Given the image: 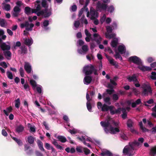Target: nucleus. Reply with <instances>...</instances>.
Returning <instances> with one entry per match:
<instances>
[{
	"label": "nucleus",
	"instance_id": "35",
	"mask_svg": "<svg viewBox=\"0 0 156 156\" xmlns=\"http://www.w3.org/2000/svg\"><path fill=\"white\" fill-rule=\"evenodd\" d=\"M7 51H4V55L6 57V58H7L8 59H10L7 58V57H8L11 58V55H12V53L10 51H9V50H7Z\"/></svg>",
	"mask_w": 156,
	"mask_h": 156
},
{
	"label": "nucleus",
	"instance_id": "18",
	"mask_svg": "<svg viewBox=\"0 0 156 156\" xmlns=\"http://www.w3.org/2000/svg\"><path fill=\"white\" fill-rule=\"evenodd\" d=\"M118 50L121 54H124L126 52V49L124 46L120 45L118 47Z\"/></svg>",
	"mask_w": 156,
	"mask_h": 156
},
{
	"label": "nucleus",
	"instance_id": "12",
	"mask_svg": "<svg viewBox=\"0 0 156 156\" xmlns=\"http://www.w3.org/2000/svg\"><path fill=\"white\" fill-rule=\"evenodd\" d=\"M127 79L129 82L133 81L134 82L139 83L136 74H133L132 76H129L127 78Z\"/></svg>",
	"mask_w": 156,
	"mask_h": 156
},
{
	"label": "nucleus",
	"instance_id": "23",
	"mask_svg": "<svg viewBox=\"0 0 156 156\" xmlns=\"http://www.w3.org/2000/svg\"><path fill=\"white\" fill-rule=\"evenodd\" d=\"M111 105L108 106V105L104 104L102 106L101 111L103 112H108L109 111Z\"/></svg>",
	"mask_w": 156,
	"mask_h": 156
},
{
	"label": "nucleus",
	"instance_id": "9",
	"mask_svg": "<svg viewBox=\"0 0 156 156\" xmlns=\"http://www.w3.org/2000/svg\"><path fill=\"white\" fill-rule=\"evenodd\" d=\"M24 68L25 70L28 73H31L32 70L31 66L30 63L27 62H25Z\"/></svg>",
	"mask_w": 156,
	"mask_h": 156
},
{
	"label": "nucleus",
	"instance_id": "14",
	"mask_svg": "<svg viewBox=\"0 0 156 156\" xmlns=\"http://www.w3.org/2000/svg\"><path fill=\"white\" fill-rule=\"evenodd\" d=\"M115 107L111 105V108H110L109 110L110 111V113L111 115H113L115 114L119 113L120 112V108H118V109L114 110H113Z\"/></svg>",
	"mask_w": 156,
	"mask_h": 156
},
{
	"label": "nucleus",
	"instance_id": "29",
	"mask_svg": "<svg viewBox=\"0 0 156 156\" xmlns=\"http://www.w3.org/2000/svg\"><path fill=\"white\" fill-rule=\"evenodd\" d=\"M24 43L29 46H30L32 44V42L31 39L27 38H24Z\"/></svg>",
	"mask_w": 156,
	"mask_h": 156
},
{
	"label": "nucleus",
	"instance_id": "51",
	"mask_svg": "<svg viewBox=\"0 0 156 156\" xmlns=\"http://www.w3.org/2000/svg\"><path fill=\"white\" fill-rule=\"evenodd\" d=\"M106 29L107 32L108 33H111L112 31V27L110 26H108L106 27Z\"/></svg>",
	"mask_w": 156,
	"mask_h": 156
},
{
	"label": "nucleus",
	"instance_id": "19",
	"mask_svg": "<svg viewBox=\"0 0 156 156\" xmlns=\"http://www.w3.org/2000/svg\"><path fill=\"white\" fill-rule=\"evenodd\" d=\"M37 143L39 148L41 151H45L43 147V143L40 140H37Z\"/></svg>",
	"mask_w": 156,
	"mask_h": 156
},
{
	"label": "nucleus",
	"instance_id": "55",
	"mask_svg": "<svg viewBox=\"0 0 156 156\" xmlns=\"http://www.w3.org/2000/svg\"><path fill=\"white\" fill-rule=\"evenodd\" d=\"M129 149L128 147H125L123 150V152L124 154H129Z\"/></svg>",
	"mask_w": 156,
	"mask_h": 156
},
{
	"label": "nucleus",
	"instance_id": "59",
	"mask_svg": "<svg viewBox=\"0 0 156 156\" xmlns=\"http://www.w3.org/2000/svg\"><path fill=\"white\" fill-rule=\"evenodd\" d=\"M24 89L27 91L29 90V86L27 83H26L23 85Z\"/></svg>",
	"mask_w": 156,
	"mask_h": 156
},
{
	"label": "nucleus",
	"instance_id": "49",
	"mask_svg": "<svg viewBox=\"0 0 156 156\" xmlns=\"http://www.w3.org/2000/svg\"><path fill=\"white\" fill-rule=\"evenodd\" d=\"M151 78L154 80H156V72H152L151 73Z\"/></svg>",
	"mask_w": 156,
	"mask_h": 156
},
{
	"label": "nucleus",
	"instance_id": "48",
	"mask_svg": "<svg viewBox=\"0 0 156 156\" xmlns=\"http://www.w3.org/2000/svg\"><path fill=\"white\" fill-rule=\"evenodd\" d=\"M112 98L114 101L118 100L119 98V97L117 94H113L112 95Z\"/></svg>",
	"mask_w": 156,
	"mask_h": 156
},
{
	"label": "nucleus",
	"instance_id": "31",
	"mask_svg": "<svg viewBox=\"0 0 156 156\" xmlns=\"http://www.w3.org/2000/svg\"><path fill=\"white\" fill-rule=\"evenodd\" d=\"M65 151L67 153H73L75 152V149L74 147H72L71 149L69 147H67L65 149Z\"/></svg>",
	"mask_w": 156,
	"mask_h": 156
},
{
	"label": "nucleus",
	"instance_id": "26",
	"mask_svg": "<svg viewBox=\"0 0 156 156\" xmlns=\"http://www.w3.org/2000/svg\"><path fill=\"white\" fill-rule=\"evenodd\" d=\"M151 156H154L156 155V146L152 147L150 151Z\"/></svg>",
	"mask_w": 156,
	"mask_h": 156
},
{
	"label": "nucleus",
	"instance_id": "34",
	"mask_svg": "<svg viewBox=\"0 0 156 156\" xmlns=\"http://www.w3.org/2000/svg\"><path fill=\"white\" fill-rule=\"evenodd\" d=\"M12 139L19 145L22 146L23 145V143L22 141L20 139H18L17 138L13 137Z\"/></svg>",
	"mask_w": 156,
	"mask_h": 156
},
{
	"label": "nucleus",
	"instance_id": "11",
	"mask_svg": "<svg viewBox=\"0 0 156 156\" xmlns=\"http://www.w3.org/2000/svg\"><path fill=\"white\" fill-rule=\"evenodd\" d=\"M138 68L143 72L149 71L152 69V68L150 67L140 65L138 67Z\"/></svg>",
	"mask_w": 156,
	"mask_h": 156
},
{
	"label": "nucleus",
	"instance_id": "64",
	"mask_svg": "<svg viewBox=\"0 0 156 156\" xmlns=\"http://www.w3.org/2000/svg\"><path fill=\"white\" fill-rule=\"evenodd\" d=\"M49 24V21L48 20H44L43 23V26L44 27H47L48 25Z\"/></svg>",
	"mask_w": 156,
	"mask_h": 156
},
{
	"label": "nucleus",
	"instance_id": "22",
	"mask_svg": "<svg viewBox=\"0 0 156 156\" xmlns=\"http://www.w3.org/2000/svg\"><path fill=\"white\" fill-rule=\"evenodd\" d=\"M118 43V39L117 38H115L112 41L111 46L113 48H115L117 46Z\"/></svg>",
	"mask_w": 156,
	"mask_h": 156
},
{
	"label": "nucleus",
	"instance_id": "15",
	"mask_svg": "<svg viewBox=\"0 0 156 156\" xmlns=\"http://www.w3.org/2000/svg\"><path fill=\"white\" fill-rule=\"evenodd\" d=\"M92 80V77L88 75H86L83 79L84 84H88L90 83Z\"/></svg>",
	"mask_w": 156,
	"mask_h": 156
},
{
	"label": "nucleus",
	"instance_id": "6",
	"mask_svg": "<svg viewBox=\"0 0 156 156\" xmlns=\"http://www.w3.org/2000/svg\"><path fill=\"white\" fill-rule=\"evenodd\" d=\"M129 60V61L132 62L133 63L139 66L142 63L141 59L136 56L130 57Z\"/></svg>",
	"mask_w": 156,
	"mask_h": 156
},
{
	"label": "nucleus",
	"instance_id": "47",
	"mask_svg": "<svg viewBox=\"0 0 156 156\" xmlns=\"http://www.w3.org/2000/svg\"><path fill=\"white\" fill-rule=\"evenodd\" d=\"M41 5L44 8H48L47 6V2L45 0H42L41 2Z\"/></svg>",
	"mask_w": 156,
	"mask_h": 156
},
{
	"label": "nucleus",
	"instance_id": "50",
	"mask_svg": "<svg viewBox=\"0 0 156 156\" xmlns=\"http://www.w3.org/2000/svg\"><path fill=\"white\" fill-rule=\"evenodd\" d=\"M20 74L22 77H23L24 76V70L22 67H20L19 69Z\"/></svg>",
	"mask_w": 156,
	"mask_h": 156
},
{
	"label": "nucleus",
	"instance_id": "41",
	"mask_svg": "<svg viewBox=\"0 0 156 156\" xmlns=\"http://www.w3.org/2000/svg\"><path fill=\"white\" fill-rule=\"evenodd\" d=\"M15 101V106L16 108H19L20 104V98H18Z\"/></svg>",
	"mask_w": 156,
	"mask_h": 156
},
{
	"label": "nucleus",
	"instance_id": "45",
	"mask_svg": "<svg viewBox=\"0 0 156 156\" xmlns=\"http://www.w3.org/2000/svg\"><path fill=\"white\" fill-rule=\"evenodd\" d=\"M121 138L125 140H127L128 139V137L124 133H122L120 134Z\"/></svg>",
	"mask_w": 156,
	"mask_h": 156
},
{
	"label": "nucleus",
	"instance_id": "36",
	"mask_svg": "<svg viewBox=\"0 0 156 156\" xmlns=\"http://www.w3.org/2000/svg\"><path fill=\"white\" fill-rule=\"evenodd\" d=\"M82 49L83 53L84 54H86L88 50V46L87 45H83L82 47Z\"/></svg>",
	"mask_w": 156,
	"mask_h": 156
},
{
	"label": "nucleus",
	"instance_id": "37",
	"mask_svg": "<svg viewBox=\"0 0 156 156\" xmlns=\"http://www.w3.org/2000/svg\"><path fill=\"white\" fill-rule=\"evenodd\" d=\"M133 123L131 119H129L126 123L127 126L129 128L132 127Z\"/></svg>",
	"mask_w": 156,
	"mask_h": 156
},
{
	"label": "nucleus",
	"instance_id": "43",
	"mask_svg": "<svg viewBox=\"0 0 156 156\" xmlns=\"http://www.w3.org/2000/svg\"><path fill=\"white\" fill-rule=\"evenodd\" d=\"M87 107L88 110L90 112H91L92 109V106L91 104L89 101H87L86 103Z\"/></svg>",
	"mask_w": 156,
	"mask_h": 156
},
{
	"label": "nucleus",
	"instance_id": "32",
	"mask_svg": "<svg viewBox=\"0 0 156 156\" xmlns=\"http://www.w3.org/2000/svg\"><path fill=\"white\" fill-rule=\"evenodd\" d=\"M34 138L32 136H30L27 137V141L30 144H34Z\"/></svg>",
	"mask_w": 156,
	"mask_h": 156
},
{
	"label": "nucleus",
	"instance_id": "8",
	"mask_svg": "<svg viewBox=\"0 0 156 156\" xmlns=\"http://www.w3.org/2000/svg\"><path fill=\"white\" fill-rule=\"evenodd\" d=\"M93 37L94 39L91 40L92 41H95L98 44L101 43L102 38L99 34H98L95 33L93 34Z\"/></svg>",
	"mask_w": 156,
	"mask_h": 156
},
{
	"label": "nucleus",
	"instance_id": "2",
	"mask_svg": "<svg viewBox=\"0 0 156 156\" xmlns=\"http://www.w3.org/2000/svg\"><path fill=\"white\" fill-rule=\"evenodd\" d=\"M98 70L95 68L94 66L92 64H89L85 66L83 68V72L86 75L91 74L93 72L95 75H98Z\"/></svg>",
	"mask_w": 156,
	"mask_h": 156
},
{
	"label": "nucleus",
	"instance_id": "20",
	"mask_svg": "<svg viewBox=\"0 0 156 156\" xmlns=\"http://www.w3.org/2000/svg\"><path fill=\"white\" fill-rule=\"evenodd\" d=\"M52 143L58 149H59L60 150H63L64 149V147L58 144V143L56 140L54 139V140L52 141Z\"/></svg>",
	"mask_w": 156,
	"mask_h": 156
},
{
	"label": "nucleus",
	"instance_id": "52",
	"mask_svg": "<svg viewBox=\"0 0 156 156\" xmlns=\"http://www.w3.org/2000/svg\"><path fill=\"white\" fill-rule=\"evenodd\" d=\"M114 10V6L111 5L110 6L108 9V11L110 13L112 12Z\"/></svg>",
	"mask_w": 156,
	"mask_h": 156
},
{
	"label": "nucleus",
	"instance_id": "56",
	"mask_svg": "<svg viewBox=\"0 0 156 156\" xmlns=\"http://www.w3.org/2000/svg\"><path fill=\"white\" fill-rule=\"evenodd\" d=\"M0 25L2 27H4L5 21L4 19L0 18Z\"/></svg>",
	"mask_w": 156,
	"mask_h": 156
},
{
	"label": "nucleus",
	"instance_id": "53",
	"mask_svg": "<svg viewBox=\"0 0 156 156\" xmlns=\"http://www.w3.org/2000/svg\"><path fill=\"white\" fill-rule=\"evenodd\" d=\"M80 24V22L79 20L75 21L74 22V26L76 28L79 27Z\"/></svg>",
	"mask_w": 156,
	"mask_h": 156
},
{
	"label": "nucleus",
	"instance_id": "27",
	"mask_svg": "<svg viewBox=\"0 0 156 156\" xmlns=\"http://www.w3.org/2000/svg\"><path fill=\"white\" fill-rule=\"evenodd\" d=\"M140 144L139 142L136 141H135L133 142H130L129 143V145L132 149L134 150V147L135 145H139Z\"/></svg>",
	"mask_w": 156,
	"mask_h": 156
},
{
	"label": "nucleus",
	"instance_id": "24",
	"mask_svg": "<svg viewBox=\"0 0 156 156\" xmlns=\"http://www.w3.org/2000/svg\"><path fill=\"white\" fill-rule=\"evenodd\" d=\"M57 138L59 141L62 143H65L67 141L66 138L63 136L58 135L57 136Z\"/></svg>",
	"mask_w": 156,
	"mask_h": 156
},
{
	"label": "nucleus",
	"instance_id": "17",
	"mask_svg": "<svg viewBox=\"0 0 156 156\" xmlns=\"http://www.w3.org/2000/svg\"><path fill=\"white\" fill-rule=\"evenodd\" d=\"M101 156H113V154L108 150H105L102 151L101 154Z\"/></svg>",
	"mask_w": 156,
	"mask_h": 156
},
{
	"label": "nucleus",
	"instance_id": "1",
	"mask_svg": "<svg viewBox=\"0 0 156 156\" xmlns=\"http://www.w3.org/2000/svg\"><path fill=\"white\" fill-rule=\"evenodd\" d=\"M100 124L104 128V130L106 133L110 132L111 134H114L120 131L118 127V123L110 117H109L105 121H101Z\"/></svg>",
	"mask_w": 156,
	"mask_h": 156
},
{
	"label": "nucleus",
	"instance_id": "42",
	"mask_svg": "<svg viewBox=\"0 0 156 156\" xmlns=\"http://www.w3.org/2000/svg\"><path fill=\"white\" fill-rule=\"evenodd\" d=\"M84 152L86 155H88L90 153V151L87 147H84L83 152Z\"/></svg>",
	"mask_w": 156,
	"mask_h": 156
},
{
	"label": "nucleus",
	"instance_id": "28",
	"mask_svg": "<svg viewBox=\"0 0 156 156\" xmlns=\"http://www.w3.org/2000/svg\"><path fill=\"white\" fill-rule=\"evenodd\" d=\"M103 101L105 102V104L110 105L111 104V98L109 97H106L104 98Z\"/></svg>",
	"mask_w": 156,
	"mask_h": 156
},
{
	"label": "nucleus",
	"instance_id": "54",
	"mask_svg": "<svg viewBox=\"0 0 156 156\" xmlns=\"http://www.w3.org/2000/svg\"><path fill=\"white\" fill-rule=\"evenodd\" d=\"M0 66H2L5 69L7 67V65L5 62H2L0 63Z\"/></svg>",
	"mask_w": 156,
	"mask_h": 156
},
{
	"label": "nucleus",
	"instance_id": "38",
	"mask_svg": "<svg viewBox=\"0 0 156 156\" xmlns=\"http://www.w3.org/2000/svg\"><path fill=\"white\" fill-rule=\"evenodd\" d=\"M84 147L81 146H77L76 148V150L78 153H82Z\"/></svg>",
	"mask_w": 156,
	"mask_h": 156
},
{
	"label": "nucleus",
	"instance_id": "21",
	"mask_svg": "<svg viewBox=\"0 0 156 156\" xmlns=\"http://www.w3.org/2000/svg\"><path fill=\"white\" fill-rule=\"evenodd\" d=\"M33 9H31V8L26 6L24 8V12L25 13L28 15L32 13V10Z\"/></svg>",
	"mask_w": 156,
	"mask_h": 156
},
{
	"label": "nucleus",
	"instance_id": "57",
	"mask_svg": "<svg viewBox=\"0 0 156 156\" xmlns=\"http://www.w3.org/2000/svg\"><path fill=\"white\" fill-rule=\"evenodd\" d=\"M21 9L20 7L18 6H16L14 7L13 8V11L14 12H20V11Z\"/></svg>",
	"mask_w": 156,
	"mask_h": 156
},
{
	"label": "nucleus",
	"instance_id": "3",
	"mask_svg": "<svg viewBox=\"0 0 156 156\" xmlns=\"http://www.w3.org/2000/svg\"><path fill=\"white\" fill-rule=\"evenodd\" d=\"M52 14V10L50 9H49L48 8L39 12L37 14V16H42L44 18H48Z\"/></svg>",
	"mask_w": 156,
	"mask_h": 156
},
{
	"label": "nucleus",
	"instance_id": "25",
	"mask_svg": "<svg viewBox=\"0 0 156 156\" xmlns=\"http://www.w3.org/2000/svg\"><path fill=\"white\" fill-rule=\"evenodd\" d=\"M142 103L141 99L140 98L137 99L135 102L131 103V106L133 108L136 107L137 105H139Z\"/></svg>",
	"mask_w": 156,
	"mask_h": 156
},
{
	"label": "nucleus",
	"instance_id": "13",
	"mask_svg": "<svg viewBox=\"0 0 156 156\" xmlns=\"http://www.w3.org/2000/svg\"><path fill=\"white\" fill-rule=\"evenodd\" d=\"M35 6L36 7V9H33L32 10V13H34L37 15V13H38L39 11L41 10V8L40 4H35Z\"/></svg>",
	"mask_w": 156,
	"mask_h": 156
},
{
	"label": "nucleus",
	"instance_id": "33",
	"mask_svg": "<svg viewBox=\"0 0 156 156\" xmlns=\"http://www.w3.org/2000/svg\"><path fill=\"white\" fill-rule=\"evenodd\" d=\"M20 48L21 50V54H25L27 52V48L25 45H22L21 46Z\"/></svg>",
	"mask_w": 156,
	"mask_h": 156
},
{
	"label": "nucleus",
	"instance_id": "58",
	"mask_svg": "<svg viewBox=\"0 0 156 156\" xmlns=\"http://www.w3.org/2000/svg\"><path fill=\"white\" fill-rule=\"evenodd\" d=\"M107 93L109 95L112 94L114 92L115 90L114 89H107L106 90Z\"/></svg>",
	"mask_w": 156,
	"mask_h": 156
},
{
	"label": "nucleus",
	"instance_id": "40",
	"mask_svg": "<svg viewBox=\"0 0 156 156\" xmlns=\"http://www.w3.org/2000/svg\"><path fill=\"white\" fill-rule=\"evenodd\" d=\"M6 74L7 77L9 79L12 80L13 79V74L12 72L9 71H7L6 72Z\"/></svg>",
	"mask_w": 156,
	"mask_h": 156
},
{
	"label": "nucleus",
	"instance_id": "63",
	"mask_svg": "<svg viewBox=\"0 0 156 156\" xmlns=\"http://www.w3.org/2000/svg\"><path fill=\"white\" fill-rule=\"evenodd\" d=\"M45 147L47 150H50L51 147L50 144L48 143H45Z\"/></svg>",
	"mask_w": 156,
	"mask_h": 156
},
{
	"label": "nucleus",
	"instance_id": "62",
	"mask_svg": "<svg viewBox=\"0 0 156 156\" xmlns=\"http://www.w3.org/2000/svg\"><path fill=\"white\" fill-rule=\"evenodd\" d=\"M2 134L5 136H7L8 135V133L4 129H3L2 131Z\"/></svg>",
	"mask_w": 156,
	"mask_h": 156
},
{
	"label": "nucleus",
	"instance_id": "61",
	"mask_svg": "<svg viewBox=\"0 0 156 156\" xmlns=\"http://www.w3.org/2000/svg\"><path fill=\"white\" fill-rule=\"evenodd\" d=\"M36 156H44L43 154L38 151H36L35 152Z\"/></svg>",
	"mask_w": 156,
	"mask_h": 156
},
{
	"label": "nucleus",
	"instance_id": "44",
	"mask_svg": "<svg viewBox=\"0 0 156 156\" xmlns=\"http://www.w3.org/2000/svg\"><path fill=\"white\" fill-rule=\"evenodd\" d=\"M3 4H5L4 6V9L7 11H9L10 10L11 6L9 4H5L4 3H3Z\"/></svg>",
	"mask_w": 156,
	"mask_h": 156
},
{
	"label": "nucleus",
	"instance_id": "4",
	"mask_svg": "<svg viewBox=\"0 0 156 156\" xmlns=\"http://www.w3.org/2000/svg\"><path fill=\"white\" fill-rule=\"evenodd\" d=\"M141 87L143 89L142 92V94L143 95L147 96L148 93L152 94L151 88L149 85L144 83L142 85Z\"/></svg>",
	"mask_w": 156,
	"mask_h": 156
},
{
	"label": "nucleus",
	"instance_id": "60",
	"mask_svg": "<svg viewBox=\"0 0 156 156\" xmlns=\"http://www.w3.org/2000/svg\"><path fill=\"white\" fill-rule=\"evenodd\" d=\"M85 33L86 36L88 37H91V34L89 32L87 29L85 30Z\"/></svg>",
	"mask_w": 156,
	"mask_h": 156
},
{
	"label": "nucleus",
	"instance_id": "46",
	"mask_svg": "<svg viewBox=\"0 0 156 156\" xmlns=\"http://www.w3.org/2000/svg\"><path fill=\"white\" fill-rule=\"evenodd\" d=\"M30 84L33 87L35 88L36 87L37 83L35 80H30Z\"/></svg>",
	"mask_w": 156,
	"mask_h": 156
},
{
	"label": "nucleus",
	"instance_id": "39",
	"mask_svg": "<svg viewBox=\"0 0 156 156\" xmlns=\"http://www.w3.org/2000/svg\"><path fill=\"white\" fill-rule=\"evenodd\" d=\"M109 33L105 34L106 37L107 38H109L111 39V38H115V37L116 36V34H109Z\"/></svg>",
	"mask_w": 156,
	"mask_h": 156
},
{
	"label": "nucleus",
	"instance_id": "16",
	"mask_svg": "<svg viewBox=\"0 0 156 156\" xmlns=\"http://www.w3.org/2000/svg\"><path fill=\"white\" fill-rule=\"evenodd\" d=\"M0 47L3 51L9 50L10 49V46L6 44L5 43H3L1 45Z\"/></svg>",
	"mask_w": 156,
	"mask_h": 156
},
{
	"label": "nucleus",
	"instance_id": "30",
	"mask_svg": "<svg viewBox=\"0 0 156 156\" xmlns=\"http://www.w3.org/2000/svg\"><path fill=\"white\" fill-rule=\"evenodd\" d=\"M23 126L21 125H20L17 126L16 128V131L18 133H20L23 132L24 129Z\"/></svg>",
	"mask_w": 156,
	"mask_h": 156
},
{
	"label": "nucleus",
	"instance_id": "5",
	"mask_svg": "<svg viewBox=\"0 0 156 156\" xmlns=\"http://www.w3.org/2000/svg\"><path fill=\"white\" fill-rule=\"evenodd\" d=\"M108 7L107 4L98 2L96 5V9L97 11H106Z\"/></svg>",
	"mask_w": 156,
	"mask_h": 156
},
{
	"label": "nucleus",
	"instance_id": "7",
	"mask_svg": "<svg viewBox=\"0 0 156 156\" xmlns=\"http://www.w3.org/2000/svg\"><path fill=\"white\" fill-rule=\"evenodd\" d=\"M29 25V24L28 21H26L25 23H21L20 25V27L21 28H23L26 27V30L27 31H31L32 30V28L34 27V25L33 23H31L30 25V27H28Z\"/></svg>",
	"mask_w": 156,
	"mask_h": 156
},
{
	"label": "nucleus",
	"instance_id": "10",
	"mask_svg": "<svg viewBox=\"0 0 156 156\" xmlns=\"http://www.w3.org/2000/svg\"><path fill=\"white\" fill-rule=\"evenodd\" d=\"M90 15L91 16L90 19L92 20H94L97 18L98 17V13L94 9L93 10L90 9Z\"/></svg>",
	"mask_w": 156,
	"mask_h": 156
}]
</instances>
